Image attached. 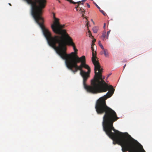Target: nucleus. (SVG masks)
<instances>
[{"label":"nucleus","instance_id":"nucleus-13","mask_svg":"<svg viewBox=\"0 0 152 152\" xmlns=\"http://www.w3.org/2000/svg\"><path fill=\"white\" fill-rule=\"evenodd\" d=\"M83 2H84L82 1H80L77 2H76V3L79 4V5H80V4H83Z\"/></svg>","mask_w":152,"mask_h":152},{"label":"nucleus","instance_id":"nucleus-6","mask_svg":"<svg viewBox=\"0 0 152 152\" xmlns=\"http://www.w3.org/2000/svg\"><path fill=\"white\" fill-rule=\"evenodd\" d=\"M79 5V4H78V5L75 7V8L76 9L77 11L82 13V17H83L84 15L83 13L85 12V11L84 9L82 7H80Z\"/></svg>","mask_w":152,"mask_h":152},{"label":"nucleus","instance_id":"nucleus-17","mask_svg":"<svg viewBox=\"0 0 152 152\" xmlns=\"http://www.w3.org/2000/svg\"><path fill=\"white\" fill-rule=\"evenodd\" d=\"M96 39H93V40H92V42H93V43H94V42H96Z\"/></svg>","mask_w":152,"mask_h":152},{"label":"nucleus","instance_id":"nucleus-10","mask_svg":"<svg viewBox=\"0 0 152 152\" xmlns=\"http://www.w3.org/2000/svg\"><path fill=\"white\" fill-rule=\"evenodd\" d=\"M98 43L100 47L102 49V50H104V48L102 44L101 43V41H99Z\"/></svg>","mask_w":152,"mask_h":152},{"label":"nucleus","instance_id":"nucleus-24","mask_svg":"<svg viewBox=\"0 0 152 152\" xmlns=\"http://www.w3.org/2000/svg\"><path fill=\"white\" fill-rule=\"evenodd\" d=\"M99 9V11L101 12H102L101 11H102V10H101V9H100H100Z\"/></svg>","mask_w":152,"mask_h":152},{"label":"nucleus","instance_id":"nucleus-26","mask_svg":"<svg viewBox=\"0 0 152 152\" xmlns=\"http://www.w3.org/2000/svg\"><path fill=\"white\" fill-rule=\"evenodd\" d=\"M99 9V11L101 12H102L101 11H102V10H101V9H100H100Z\"/></svg>","mask_w":152,"mask_h":152},{"label":"nucleus","instance_id":"nucleus-1","mask_svg":"<svg viewBox=\"0 0 152 152\" xmlns=\"http://www.w3.org/2000/svg\"><path fill=\"white\" fill-rule=\"evenodd\" d=\"M95 105L98 114H104L102 126L106 134L113 140V144L117 143L122 147L123 152H145L142 146L127 133H123L115 129L113 123L119 119L116 113L108 107L104 101H99Z\"/></svg>","mask_w":152,"mask_h":152},{"label":"nucleus","instance_id":"nucleus-2","mask_svg":"<svg viewBox=\"0 0 152 152\" xmlns=\"http://www.w3.org/2000/svg\"><path fill=\"white\" fill-rule=\"evenodd\" d=\"M74 58L71 61V64L66 67L72 71L74 74L78 70L80 71V75L83 79V84L85 89L87 92L96 94L109 91L106 95L100 98L96 101V105L99 101L100 102L104 101L107 98L111 97L114 93L115 89L111 85L108 86L105 82L104 79V76H102V73L103 69L101 67L96 71L97 74L96 75L94 71L95 75L94 78L91 81L90 85H88L86 82L90 77L91 69L88 65L86 64V58L84 56L79 57L77 55H75L73 56Z\"/></svg>","mask_w":152,"mask_h":152},{"label":"nucleus","instance_id":"nucleus-16","mask_svg":"<svg viewBox=\"0 0 152 152\" xmlns=\"http://www.w3.org/2000/svg\"><path fill=\"white\" fill-rule=\"evenodd\" d=\"M94 4L98 9H100V7L96 3H95Z\"/></svg>","mask_w":152,"mask_h":152},{"label":"nucleus","instance_id":"nucleus-23","mask_svg":"<svg viewBox=\"0 0 152 152\" xmlns=\"http://www.w3.org/2000/svg\"><path fill=\"white\" fill-rule=\"evenodd\" d=\"M104 54V51H102V52H101V54Z\"/></svg>","mask_w":152,"mask_h":152},{"label":"nucleus","instance_id":"nucleus-14","mask_svg":"<svg viewBox=\"0 0 152 152\" xmlns=\"http://www.w3.org/2000/svg\"><path fill=\"white\" fill-rule=\"evenodd\" d=\"M101 13L104 16L106 15V13L103 11L102 10V11H101Z\"/></svg>","mask_w":152,"mask_h":152},{"label":"nucleus","instance_id":"nucleus-28","mask_svg":"<svg viewBox=\"0 0 152 152\" xmlns=\"http://www.w3.org/2000/svg\"><path fill=\"white\" fill-rule=\"evenodd\" d=\"M9 5H10V6H11V4H10V3H9Z\"/></svg>","mask_w":152,"mask_h":152},{"label":"nucleus","instance_id":"nucleus-3","mask_svg":"<svg viewBox=\"0 0 152 152\" xmlns=\"http://www.w3.org/2000/svg\"><path fill=\"white\" fill-rule=\"evenodd\" d=\"M42 29L49 45L54 48L57 54L63 59L65 60L66 66L71 64L73 56L77 55V49L72 38L65 31L60 36L53 37L51 33L43 25L44 19L42 16L41 20L38 19L35 20Z\"/></svg>","mask_w":152,"mask_h":152},{"label":"nucleus","instance_id":"nucleus-15","mask_svg":"<svg viewBox=\"0 0 152 152\" xmlns=\"http://www.w3.org/2000/svg\"><path fill=\"white\" fill-rule=\"evenodd\" d=\"M91 49L92 50V53L95 52L93 47H91Z\"/></svg>","mask_w":152,"mask_h":152},{"label":"nucleus","instance_id":"nucleus-20","mask_svg":"<svg viewBox=\"0 0 152 152\" xmlns=\"http://www.w3.org/2000/svg\"><path fill=\"white\" fill-rule=\"evenodd\" d=\"M105 26H106V23H104V26H103V27L104 28H105Z\"/></svg>","mask_w":152,"mask_h":152},{"label":"nucleus","instance_id":"nucleus-22","mask_svg":"<svg viewBox=\"0 0 152 152\" xmlns=\"http://www.w3.org/2000/svg\"><path fill=\"white\" fill-rule=\"evenodd\" d=\"M126 64H125V65L124 66V67H123V68H124L123 70H124V68H125V67H126Z\"/></svg>","mask_w":152,"mask_h":152},{"label":"nucleus","instance_id":"nucleus-12","mask_svg":"<svg viewBox=\"0 0 152 152\" xmlns=\"http://www.w3.org/2000/svg\"><path fill=\"white\" fill-rule=\"evenodd\" d=\"M110 31H111V30H110L109 31H108L107 32V36H106V38L107 39H108V38L109 35L110 33Z\"/></svg>","mask_w":152,"mask_h":152},{"label":"nucleus","instance_id":"nucleus-8","mask_svg":"<svg viewBox=\"0 0 152 152\" xmlns=\"http://www.w3.org/2000/svg\"><path fill=\"white\" fill-rule=\"evenodd\" d=\"M92 30L95 33H96L98 31V27L97 26H95L93 28Z\"/></svg>","mask_w":152,"mask_h":152},{"label":"nucleus","instance_id":"nucleus-29","mask_svg":"<svg viewBox=\"0 0 152 152\" xmlns=\"http://www.w3.org/2000/svg\"><path fill=\"white\" fill-rule=\"evenodd\" d=\"M87 25L88 26V23H87Z\"/></svg>","mask_w":152,"mask_h":152},{"label":"nucleus","instance_id":"nucleus-27","mask_svg":"<svg viewBox=\"0 0 152 152\" xmlns=\"http://www.w3.org/2000/svg\"><path fill=\"white\" fill-rule=\"evenodd\" d=\"M86 0H82V1H83V2H84Z\"/></svg>","mask_w":152,"mask_h":152},{"label":"nucleus","instance_id":"nucleus-5","mask_svg":"<svg viewBox=\"0 0 152 152\" xmlns=\"http://www.w3.org/2000/svg\"><path fill=\"white\" fill-rule=\"evenodd\" d=\"M97 59V58L96 56V51H95V52L92 53L91 60L92 61L94 65V70L95 71L96 75L97 74L96 71L99 69L101 67L99 61L96 60V59Z\"/></svg>","mask_w":152,"mask_h":152},{"label":"nucleus","instance_id":"nucleus-21","mask_svg":"<svg viewBox=\"0 0 152 152\" xmlns=\"http://www.w3.org/2000/svg\"><path fill=\"white\" fill-rule=\"evenodd\" d=\"M110 75V74L107 77H106V80H107V79L109 77V76Z\"/></svg>","mask_w":152,"mask_h":152},{"label":"nucleus","instance_id":"nucleus-19","mask_svg":"<svg viewBox=\"0 0 152 152\" xmlns=\"http://www.w3.org/2000/svg\"><path fill=\"white\" fill-rule=\"evenodd\" d=\"M94 45H95L94 43H93V42H92V44L91 45V47H94Z\"/></svg>","mask_w":152,"mask_h":152},{"label":"nucleus","instance_id":"nucleus-18","mask_svg":"<svg viewBox=\"0 0 152 152\" xmlns=\"http://www.w3.org/2000/svg\"><path fill=\"white\" fill-rule=\"evenodd\" d=\"M86 4H87V6L88 8H90V5L88 3H86Z\"/></svg>","mask_w":152,"mask_h":152},{"label":"nucleus","instance_id":"nucleus-25","mask_svg":"<svg viewBox=\"0 0 152 152\" xmlns=\"http://www.w3.org/2000/svg\"><path fill=\"white\" fill-rule=\"evenodd\" d=\"M99 9V11L101 12H102L101 11H102V10H101V9H100H100Z\"/></svg>","mask_w":152,"mask_h":152},{"label":"nucleus","instance_id":"nucleus-9","mask_svg":"<svg viewBox=\"0 0 152 152\" xmlns=\"http://www.w3.org/2000/svg\"><path fill=\"white\" fill-rule=\"evenodd\" d=\"M106 31L104 30L102 32V35L101 36V38L103 39V40H104V38L106 37Z\"/></svg>","mask_w":152,"mask_h":152},{"label":"nucleus","instance_id":"nucleus-4","mask_svg":"<svg viewBox=\"0 0 152 152\" xmlns=\"http://www.w3.org/2000/svg\"><path fill=\"white\" fill-rule=\"evenodd\" d=\"M53 18L54 20L51 25V28L54 32L60 35L66 31L65 29H63L65 25L60 24L59 19L55 17L54 13H53Z\"/></svg>","mask_w":152,"mask_h":152},{"label":"nucleus","instance_id":"nucleus-11","mask_svg":"<svg viewBox=\"0 0 152 152\" xmlns=\"http://www.w3.org/2000/svg\"><path fill=\"white\" fill-rule=\"evenodd\" d=\"M88 34L89 37H92V38L93 39L94 38V37L92 36V34L91 33V31L90 30H89L88 31Z\"/></svg>","mask_w":152,"mask_h":152},{"label":"nucleus","instance_id":"nucleus-7","mask_svg":"<svg viewBox=\"0 0 152 152\" xmlns=\"http://www.w3.org/2000/svg\"><path fill=\"white\" fill-rule=\"evenodd\" d=\"M104 51V55L106 57H109V53L107 51V50L105 49L103 50Z\"/></svg>","mask_w":152,"mask_h":152}]
</instances>
